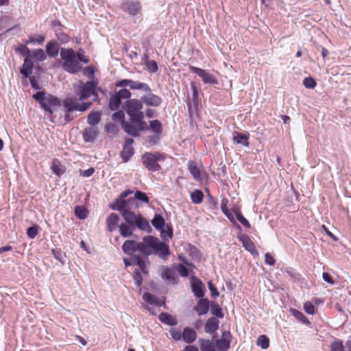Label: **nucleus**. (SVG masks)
Here are the masks:
<instances>
[{
	"label": "nucleus",
	"instance_id": "nucleus-30",
	"mask_svg": "<svg viewBox=\"0 0 351 351\" xmlns=\"http://www.w3.org/2000/svg\"><path fill=\"white\" fill-rule=\"evenodd\" d=\"M249 136L243 133L236 132L233 136L234 142L245 147L249 146Z\"/></svg>",
	"mask_w": 351,
	"mask_h": 351
},
{
	"label": "nucleus",
	"instance_id": "nucleus-3",
	"mask_svg": "<svg viewBox=\"0 0 351 351\" xmlns=\"http://www.w3.org/2000/svg\"><path fill=\"white\" fill-rule=\"evenodd\" d=\"M60 57L63 60L62 68L67 73L74 74L82 70V66L75 58V52L72 48H61Z\"/></svg>",
	"mask_w": 351,
	"mask_h": 351
},
{
	"label": "nucleus",
	"instance_id": "nucleus-48",
	"mask_svg": "<svg viewBox=\"0 0 351 351\" xmlns=\"http://www.w3.org/2000/svg\"><path fill=\"white\" fill-rule=\"evenodd\" d=\"M124 112L122 110H118L117 112H115L112 115V119L114 121H119L121 122V125L122 128L123 129L124 122H127L124 120Z\"/></svg>",
	"mask_w": 351,
	"mask_h": 351
},
{
	"label": "nucleus",
	"instance_id": "nucleus-22",
	"mask_svg": "<svg viewBox=\"0 0 351 351\" xmlns=\"http://www.w3.org/2000/svg\"><path fill=\"white\" fill-rule=\"evenodd\" d=\"M62 105L64 108L65 112H73L77 110L78 102L75 97H68L62 101Z\"/></svg>",
	"mask_w": 351,
	"mask_h": 351
},
{
	"label": "nucleus",
	"instance_id": "nucleus-18",
	"mask_svg": "<svg viewBox=\"0 0 351 351\" xmlns=\"http://www.w3.org/2000/svg\"><path fill=\"white\" fill-rule=\"evenodd\" d=\"M60 50V46L58 41L55 40H49L46 45V53L51 58L58 56Z\"/></svg>",
	"mask_w": 351,
	"mask_h": 351
},
{
	"label": "nucleus",
	"instance_id": "nucleus-2",
	"mask_svg": "<svg viewBox=\"0 0 351 351\" xmlns=\"http://www.w3.org/2000/svg\"><path fill=\"white\" fill-rule=\"evenodd\" d=\"M142 100L132 99L127 100L123 106L124 110L130 117V122H124L123 130L132 137H139L140 132L147 128V124L144 121V113Z\"/></svg>",
	"mask_w": 351,
	"mask_h": 351
},
{
	"label": "nucleus",
	"instance_id": "nucleus-35",
	"mask_svg": "<svg viewBox=\"0 0 351 351\" xmlns=\"http://www.w3.org/2000/svg\"><path fill=\"white\" fill-rule=\"evenodd\" d=\"M210 313L213 317H216L217 319H221L224 317L222 308L217 302H213L211 304Z\"/></svg>",
	"mask_w": 351,
	"mask_h": 351
},
{
	"label": "nucleus",
	"instance_id": "nucleus-33",
	"mask_svg": "<svg viewBox=\"0 0 351 351\" xmlns=\"http://www.w3.org/2000/svg\"><path fill=\"white\" fill-rule=\"evenodd\" d=\"M121 99L117 95L116 93L112 95L109 99L108 108L110 110H117L120 106Z\"/></svg>",
	"mask_w": 351,
	"mask_h": 351
},
{
	"label": "nucleus",
	"instance_id": "nucleus-31",
	"mask_svg": "<svg viewBox=\"0 0 351 351\" xmlns=\"http://www.w3.org/2000/svg\"><path fill=\"white\" fill-rule=\"evenodd\" d=\"M147 129H150L155 134L162 135V126L159 120L155 119L149 121Z\"/></svg>",
	"mask_w": 351,
	"mask_h": 351
},
{
	"label": "nucleus",
	"instance_id": "nucleus-1",
	"mask_svg": "<svg viewBox=\"0 0 351 351\" xmlns=\"http://www.w3.org/2000/svg\"><path fill=\"white\" fill-rule=\"evenodd\" d=\"M122 250L125 254L129 255L134 252L138 251L143 256L146 257L155 254L162 259H166L170 255L168 244L152 235L144 237L141 242L126 240L122 245Z\"/></svg>",
	"mask_w": 351,
	"mask_h": 351
},
{
	"label": "nucleus",
	"instance_id": "nucleus-37",
	"mask_svg": "<svg viewBox=\"0 0 351 351\" xmlns=\"http://www.w3.org/2000/svg\"><path fill=\"white\" fill-rule=\"evenodd\" d=\"M291 313L293 316L302 324L306 325L310 324L308 319L301 311L293 308L291 309Z\"/></svg>",
	"mask_w": 351,
	"mask_h": 351
},
{
	"label": "nucleus",
	"instance_id": "nucleus-46",
	"mask_svg": "<svg viewBox=\"0 0 351 351\" xmlns=\"http://www.w3.org/2000/svg\"><path fill=\"white\" fill-rule=\"evenodd\" d=\"M330 351H346L343 345V341L340 339H336L330 345Z\"/></svg>",
	"mask_w": 351,
	"mask_h": 351
},
{
	"label": "nucleus",
	"instance_id": "nucleus-9",
	"mask_svg": "<svg viewBox=\"0 0 351 351\" xmlns=\"http://www.w3.org/2000/svg\"><path fill=\"white\" fill-rule=\"evenodd\" d=\"M189 69L191 72L197 74L201 77L204 84L213 85L218 84L217 79L207 71L194 66H190Z\"/></svg>",
	"mask_w": 351,
	"mask_h": 351
},
{
	"label": "nucleus",
	"instance_id": "nucleus-26",
	"mask_svg": "<svg viewBox=\"0 0 351 351\" xmlns=\"http://www.w3.org/2000/svg\"><path fill=\"white\" fill-rule=\"evenodd\" d=\"M118 227L121 235L124 238L131 237L134 231V227L127 223H122Z\"/></svg>",
	"mask_w": 351,
	"mask_h": 351
},
{
	"label": "nucleus",
	"instance_id": "nucleus-7",
	"mask_svg": "<svg viewBox=\"0 0 351 351\" xmlns=\"http://www.w3.org/2000/svg\"><path fill=\"white\" fill-rule=\"evenodd\" d=\"M153 226L160 232V235L163 239H166L167 237L171 238L173 234V229L171 226H167V231H165V220L164 217L160 214H156L152 220Z\"/></svg>",
	"mask_w": 351,
	"mask_h": 351
},
{
	"label": "nucleus",
	"instance_id": "nucleus-63",
	"mask_svg": "<svg viewBox=\"0 0 351 351\" xmlns=\"http://www.w3.org/2000/svg\"><path fill=\"white\" fill-rule=\"evenodd\" d=\"M304 309L305 312L309 315H314L315 312V306L311 302H306L304 304Z\"/></svg>",
	"mask_w": 351,
	"mask_h": 351
},
{
	"label": "nucleus",
	"instance_id": "nucleus-32",
	"mask_svg": "<svg viewBox=\"0 0 351 351\" xmlns=\"http://www.w3.org/2000/svg\"><path fill=\"white\" fill-rule=\"evenodd\" d=\"M199 343L201 351H216L215 345L209 339H199Z\"/></svg>",
	"mask_w": 351,
	"mask_h": 351
},
{
	"label": "nucleus",
	"instance_id": "nucleus-55",
	"mask_svg": "<svg viewBox=\"0 0 351 351\" xmlns=\"http://www.w3.org/2000/svg\"><path fill=\"white\" fill-rule=\"evenodd\" d=\"M237 220L242 223L245 228H250L251 227L250 222L243 217L240 211L235 213Z\"/></svg>",
	"mask_w": 351,
	"mask_h": 351
},
{
	"label": "nucleus",
	"instance_id": "nucleus-13",
	"mask_svg": "<svg viewBox=\"0 0 351 351\" xmlns=\"http://www.w3.org/2000/svg\"><path fill=\"white\" fill-rule=\"evenodd\" d=\"M121 9L130 15H136L141 10V5L139 1H128L121 4Z\"/></svg>",
	"mask_w": 351,
	"mask_h": 351
},
{
	"label": "nucleus",
	"instance_id": "nucleus-56",
	"mask_svg": "<svg viewBox=\"0 0 351 351\" xmlns=\"http://www.w3.org/2000/svg\"><path fill=\"white\" fill-rule=\"evenodd\" d=\"M316 84L315 80L311 77H305L304 79L303 85L307 88L313 89L316 86Z\"/></svg>",
	"mask_w": 351,
	"mask_h": 351
},
{
	"label": "nucleus",
	"instance_id": "nucleus-25",
	"mask_svg": "<svg viewBox=\"0 0 351 351\" xmlns=\"http://www.w3.org/2000/svg\"><path fill=\"white\" fill-rule=\"evenodd\" d=\"M32 61L43 62L47 59V56L42 49H36L31 51L28 57Z\"/></svg>",
	"mask_w": 351,
	"mask_h": 351
},
{
	"label": "nucleus",
	"instance_id": "nucleus-15",
	"mask_svg": "<svg viewBox=\"0 0 351 351\" xmlns=\"http://www.w3.org/2000/svg\"><path fill=\"white\" fill-rule=\"evenodd\" d=\"M210 308V302L207 298H199L197 305L194 307V311L199 316L204 315L208 313Z\"/></svg>",
	"mask_w": 351,
	"mask_h": 351
},
{
	"label": "nucleus",
	"instance_id": "nucleus-60",
	"mask_svg": "<svg viewBox=\"0 0 351 351\" xmlns=\"http://www.w3.org/2000/svg\"><path fill=\"white\" fill-rule=\"evenodd\" d=\"M134 275L133 278L134 280V283L138 287H141V286L142 285V282H143V278H142L141 274L138 269H136L134 271Z\"/></svg>",
	"mask_w": 351,
	"mask_h": 351
},
{
	"label": "nucleus",
	"instance_id": "nucleus-53",
	"mask_svg": "<svg viewBox=\"0 0 351 351\" xmlns=\"http://www.w3.org/2000/svg\"><path fill=\"white\" fill-rule=\"evenodd\" d=\"M188 252L189 255L195 259H199L201 258V254L199 250L194 245H189Z\"/></svg>",
	"mask_w": 351,
	"mask_h": 351
},
{
	"label": "nucleus",
	"instance_id": "nucleus-19",
	"mask_svg": "<svg viewBox=\"0 0 351 351\" xmlns=\"http://www.w3.org/2000/svg\"><path fill=\"white\" fill-rule=\"evenodd\" d=\"M97 136V130L94 127L87 128L82 132V137L86 143H93Z\"/></svg>",
	"mask_w": 351,
	"mask_h": 351
},
{
	"label": "nucleus",
	"instance_id": "nucleus-49",
	"mask_svg": "<svg viewBox=\"0 0 351 351\" xmlns=\"http://www.w3.org/2000/svg\"><path fill=\"white\" fill-rule=\"evenodd\" d=\"M145 66L147 70L152 73H155L158 70V64L155 60H147Z\"/></svg>",
	"mask_w": 351,
	"mask_h": 351
},
{
	"label": "nucleus",
	"instance_id": "nucleus-10",
	"mask_svg": "<svg viewBox=\"0 0 351 351\" xmlns=\"http://www.w3.org/2000/svg\"><path fill=\"white\" fill-rule=\"evenodd\" d=\"M232 336L229 330H223L221 338L215 340V346L219 351H228L230 347Z\"/></svg>",
	"mask_w": 351,
	"mask_h": 351
},
{
	"label": "nucleus",
	"instance_id": "nucleus-50",
	"mask_svg": "<svg viewBox=\"0 0 351 351\" xmlns=\"http://www.w3.org/2000/svg\"><path fill=\"white\" fill-rule=\"evenodd\" d=\"M15 51L20 53L21 55L26 57H29L31 50L26 46L25 45H19L18 47H16Z\"/></svg>",
	"mask_w": 351,
	"mask_h": 351
},
{
	"label": "nucleus",
	"instance_id": "nucleus-28",
	"mask_svg": "<svg viewBox=\"0 0 351 351\" xmlns=\"http://www.w3.org/2000/svg\"><path fill=\"white\" fill-rule=\"evenodd\" d=\"M136 227L141 230L150 233L152 232V228L150 226L147 220H146L143 216H140L136 223L134 225V228Z\"/></svg>",
	"mask_w": 351,
	"mask_h": 351
},
{
	"label": "nucleus",
	"instance_id": "nucleus-20",
	"mask_svg": "<svg viewBox=\"0 0 351 351\" xmlns=\"http://www.w3.org/2000/svg\"><path fill=\"white\" fill-rule=\"evenodd\" d=\"M34 68V62L29 58H25L24 62L20 69V73L25 77L27 78L32 73Z\"/></svg>",
	"mask_w": 351,
	"mask_h": 351
},
{
	"label": "nucleus",
	"instance_id": "nucleus-16",
	"mask_svg": "<svg viewBox=\"0 0 351 351\" xmlns=\"http://www.w3.org/2000/svg\"><path fill=\"white\" fill-rule=\"evenodd\" d=\"M219 321L215 317H209L204 325V332L213 335L219 329Z\"/></svg>",
	"mask_w": 351,
	"mask_h": 351
},
{
	"label": "nucleus",
	"instance_id": "nucleus-42",
	"mask_svg": "<svg viewBox=\"0 0 351 351\" xmlns=\"http://www.w3.org/2000/svg\"><path fill=\"white\" fill-rule=\"evenodd\" d=\"M51 253L53 255L54 258L56 260H58V261H60L62 263V265L64 264V262H65L64 258L66 257V255H65V253H64L61 250V249H60V248L52 249Z\"/></svg>",
	"mask_w": 351,
	"mask_h": 351
},
{
	"label": "nucleus",
	"instance_id": "nucleus-45",
	"mask_svg": "<svg viewBox=\"0 0 351 351\" xmlns=\"http://www.w3.org/2000/svg\"><path fill=\"white\" fill-rule=\"evenodd\" d=\"M188 169L192 176H200V170L197 163L193 160H189L187 164Z\"/></svg>",
	"mask_w": 351,
	"mask_h": 351
},
{
	"label": "nucleus",
	"instance_id": "nucleus-40",
	"mask_svg": "<svg viewBox=\"0 0 351 351\" xmlns=\"http://www.w3.org/2000/svg\"><path fill=\"white\" fill-rule=\"evenodd\" d=\"M51 169L56 176H60L64 173V167L58 159H53L51 165Z\"/></svg>",
	"mask_w": 351,
	"mask_h": 351
},
{
	"label": "nucleus",
	"instance_id": "nucleus-27",
	"mask_svg": "<svg viewBox=\"0 0 351 351\" xmlns=\"http://www.w3.org/2000/svg\"><path fill=\"white\" fill-rule=\"evenodd\" d=\"M121 215L123 217V218L125 221V223H127L134 227V225L136 223L137 220L138 219V218L141 216V215L135 214L132 210L128 211V212L125 211L123 213H121Z\"/></svg>",
	"mask_w": 351,
	"mask_h": 351
},
{
	"label": "nucleus",
	"instance_id": "nucleus-8",
	"mask_svg": "<svg viewBox=\"0 0 351 351\" xmlns=\"http://www.w3.org/2000/svg\"><path fill=\"white\" fill-rule=\"evenodd\" d=\"M79 99L83 101L87 99L90 95H94L96 100L97 98V93L96 92V84L94 81H88L85 84L81 82V86L79 87L77 93Z\"/></svg>",
	"mask_w": 351,
	"mask_h": 351
},
{
	"label": "nucleus",
	"instance_id": "nucleus-4",
	"mask_svg": "<svg viewBox=\"0 0 351 351\" xmlns=\"http://www.w3.org/2000/svg\"><path fill=\"white\" fill-rule=\"evenodd\" d=\"M132 193V191H127L122 193L119 198H117L109 207L114 210H117L120 214L123 213L125 211H132L138 207L135 198L133 197H128L129 195Z\"/></svg>",
	"mask_w": 351,
	"mask_h": 351
},
{
	"label": "nucleus",
	"instance_id": "nucleus-14",
	"mask_svg": "<svg viewBox=\"0 0 351 351\" xmlns=\"http://www.w3.org/2000/svg\"><path fill=\"white\" fill-rule=\"evenodd\" d=\"M134 140L132 138H127L123 146V149L121 153V158L124 162L128 161L134 153L132 144Z\"/></svg>",
	"mask_w": 351,
	"mask_h": 351
},
{
	"label": "nucleus",
	"instance_id": "nucleus-21",
	"mask_svg": "<svg viewBox=\"0 0 351 351\" xmlns=\"http://www.w3.org/2000/svg\"><path fill=\"white\" fill-rule=\"evenodd\" d=\"M197 333L195 330L190 327H185L182 332V340L187 343H191L195 341Z\"/></svg>",
	"mask_w": 351,
	"mask_h": 351
},
{
	"label": "nucleus",
	"instance_id": "nucleus-64",
	"mask_svg": "<svg viewBox=\"0 0 351 351\" xmlns=\"http://www.w3.org/2000/svg\"><path fill=\"white\" fill-rule=\"evenodd\" d=\"M176 269L181 276H183V277L188 276L189 270L183 264H181V263L178 264Z\"/></svg>",
	"mask_w": 351,
	"mask_h": 351
},
{
	"label": "nucleus",
	"instance_id": "nucleus-41",
	"mask_svg": "<svg viewBox=\"0 0 351 351\" xmlns=\"http://www.w3.org/2000/svg\"><path fill=\"white\" fill-rule=\"evenodd\" d=\"M75 215L80 219H85L88 216V210L82 206H77L75 208Z\"/></svg>",
	"mask_w": 351,
	"mask_h": 351
},
{
	"label": "nucleus",
	"instance_id": "nucleus-58",
	"mask_svg": "<svg viewBox=\"0 0 351 351\" xmlns=\"http://www.w3.org/2000/svg\"><path fill=\"white\" fill-rule=\"evenodd\" d=\"M143 299L149 304H154V303H156L157 302V298L148 292L143 294Z\"/></svg>",
	"mask_w": 351,
	"mask_h": 351
},
{
	"label": "nucleus",
	"instance_id": "nucleus-47",
	"mask_svg": "<svg viewBox=\"0 0 351 351\" xmlns=\"http://www.w3.org/2000/svg\"><path fill=\"white\" fill-rule=\"evenodd\" d=\"M106 131L108 134L116 136L119 132V129L117 125L113 123H108L106 125Z\"/></svg>",
	"mask_w": 351,
	"mask_h": 351
},
{
	"label": "nucleus",
	"instance_id": "nucleus-51",
	"mask_svg": "<svg viewBox=\"0 0 351 351\" xmlns=\"http://www.w3.org/2000/svg\"><path fill=\"white\" fill-rule=\"evenodd\" d=\"M133 198H135L136 202V200H139L145 204L149 203L148 197L147 196V195L145 193H143L141 191H136L134 193V196L133 197Z\"/></svg>",
	"mask_w": 351,
	"mask_h": 351
},
{
	"label": "nucleus",
	"instance_id": "nucleus-44",
	"mask_svg": "<svg viewBox=\"0 0 351 351\" xmlns=\"http://www.w3.org/2000/svg\"><path fill=\"white\" fill-rule=\"evenodd\" d=\"M257 345L262 349H267L269 346V339L264 335H260L257 339Z\"/></svg>",
	"mask_w": 351,
	"mask_h": 351
},
{
	"label": "nucleus",
	"instance_id": "nucleus-12",
	"mask_svg": "<svg viewBox=\"0 0 351 351\" xmlns=\"http://www.w3.org/2000/svg\"><path fill=\"white\" fill-rule=\"evenodd\" d=\"M141 97L142 102L147 106L158 107L161 105L162 99L158 95H156L151 92Z\"/></svg>",
	"mask_w": 351,
	"mask_h": 351
},
{
	"label": "nucleus",
	"instance_id": "nucleus-59",
	"mask_svg": "<svg viewBox=\"0 0 351 351\" xmlns=\"http://www.w3.org/2000/svg\"><path fill=\"white\" fill-rule=\"evenodd\" d=\"M115 93L121 99H130L131 97V93L126 88H122Z\"/></svg>",
	"mask_w": 351,
	"mask_h": 351
},
{
	"label": "nucleus",
	"instance_id": "nucleus-34",
	"mask_svg": "<svg viewBox=\"0 0 351 351\" xmlns=\"http://www.w3.org/2000/svg\"><path fill=\"white\" fill-rule=\"evenodd\" d=\"M130 89L138 90L144 92H151V88L147 84L134 80H132Z\"/></svg>",
	"mask_w": 351,
	"mask_h": 351
},
{
	"label": "nucleus",
	"instance_id": "nucleus-61",
	"mask_svg": "<svg viewBox=\"0 0 351 351\" xmlns=\"http://www.w3.org/2000/svg\"><path fill=\"white\" fill-rule=\"evenodd\" d=\"M38 234V226H33L27 228V235L29 239H34Z\"/></svg>",
	"mask_w": 351,
	"mask_h": 351
},
{
	"label": "nucleus",
	"instance_id": "nucleus-17",
	"mask_svg": "<svg viewBox=\"0 0 351 351\" xmlns=\"http://www.w3.org/2000/svg\"><path fill=\"white\" fill-rule=\"evenodd\" d=\"M239 241L242 242L243 247L253 256L258 255V252L255 249V245L250 238L247 235H241L239 237Z\"/></svg>",
	"mask_w": 351,
	"mask_h": 351
},
{
	"label": "nucleus",
	"instance_id": "nucleus-39",
	"mask_svg": "<svg viewBox=\"0 0 351 351\" xmlns=\"http://www.w3.org/2000/svg\"><path fill=\"white\" fill-rule=\"evenodd\" d=\"M204 193L201 190L195 189L191 193V199L193 204H200L202 202Z\"/></svg>",
	"mask_w": 351,
	"mask_h": 351
},
{
	"label": "nucleus",
	"instance_id": "nucleus-11",
	"mask_svg": "<svg viewBox=\"0 0 351 351\" xmlns=\"http://www.w3.org/2000/svg\"><path fill=\"white\" fill-rule=\"evenodd\" d=\"M191 290L194 295L198 298H204L205 295L206 287L202 280L195 276H192L191 278Z\"/></svg>",
	"mask_w": 351,
	"mask_h": 351
},
{
	"label": "nucleus",
	"instance_id": "nucleus-6",
	"mask_svg": "<svg viewBox=\"0 0 351 351\" xmlns=\"http://www.w3.org/2000/svg\"><path fill=\"white\" fill-rule=\"evenodd\" d=\"M165 156L163 154L156 152L146 153L143 154L142 159L143 165L149 170L156 171L160 169V166L158 164V161L163 160Z\"/></svg>",
	"mask_w": 351,
	"mask_h": 351
},
{
	"label": "nucleus",
	"instance_id": "nucleus-57",
	"mask_svg": "<svg viewBox=\"0 0 351 351\" xmlns=\"http://www.w3.org/2000/svg\"><path fill=\"white\" fill-rule=\"evenodd\" d=\"M75 58L80 62H83L84 64H88L89 62V59L86 58L84 55V51L80 49L75 53Z\"/></svg>",
	"mask_w": 351,
	"mask_h": 351
},
{
	"label": "nucleus",
	"instance_id": "nucleus-36",
	"mask_svg": "<svg viewBox=\"0 0 351 351\" xmlns=\"http://www.w3.org/2000/svg\"><path fill=\"white\" fill-rule=\"evenodd\" d=\"M101 114L99 112H91L87 117V123L93 126L99 123Z\"/></svg>",
	"mask_w": 351,
	"mask_h": 351
},
{
	"label": "nucleus",
	"instance_id": "nucleus-24",
	"mask_svg": "<svg viewBox=\"0 0 351 351\" xmlns=\"http://www.w3.org/2000/svg\"><path fill=\"white\" fill-rule=\"evenodd\" d=\"M158 319L163 324L173 326L178 324V320L176 317L167 313H161L158 315Z\"/></svg>",
	"mask_w": 351,
	"mask_h": 351
},
{
	"label": "nucleus",
	"instance_id": "nucleus-29",
	"mask_svg": "<svg viewBox=\"0 0 351 351\" xmlns=\"http://www.w3.org/2000/svg\"><path fill=\"white\" fill-rule=\"evenodd\" d=\"M161 277L169 281L170 283H175L176 281V274L174 271L169 267H164L161 274Z\"/></svg>",
	"mask_w": 351,
	"mask_h": 351
},
{
	"label": "nucleus",
	"instance_id": "nucleus-62",
	"mask_svg": "<svg viewBox=\"0 0 351 351\" xmlns=\"http://www.w3.org/2000/svg\"><path fill=\"white\" fill-rule=\"evenodd\" d=\"M51 27L53 29L54 33L56 32V30H64V26L60 23V21L53 20L51 23Z\"/></svg>",
	"mask_w": 351,
	"mask_h": 351
},
{
	"label": "nucleus",
	"instance_id": "nucleus-54",
	"mask_svg": "<svg viewBox=\"0 0 351 351\" xmlns=\"http://www.w3.org/2000/svg\"><path fill=\"white\" fill-rule=\"evenodd\" d=\"M133 258L135 261L136 264L139 267L140 269L143 272L146 273V265L145 261L138 255H134Z\"/></svg>",
	"mask_w": 351,
	"mask_h": 351
},
{
	"label": "nucleus",
	"instance_id": "nucleus-52",
	"mask_svg": "<svg viewBox=\"0 0 351 351\" xmlns=\"http://www.w3.org/2000/svg\"><path fill=\"white\" fill-rule=\"evenodd\" d=\"M169 334H170L171 338L174 341H180L181 339H182V332H181L178 329L175 328H171L169 329Z\"/></svg>",
	"mask_w": 351,
	"mask_h": 351
},
{
	"label": "nucleus",
	"instance_id": "nucleus-38",
	"mask_svg": "<svg viewBox=\"0 0 351 351\" xmlns=\"http://www.w3.org/2000/svg\"><path fill=\"white\" fill-rule=\"evenodd\" d=\"M45 40V36L43 34H34L29 36V40L25 42L26 45H29L30 43L35 44L38 43L39 45L43 44Z\"/></svg>",
	"mask_w": 351,
	"mask_h": 351
},
{
	"label": "nucleus",
	"instance_id": "nucleus-5",
	"mask_svg": "<svg viewBox=\"0 0 351 351\" xmlns=\"http://www.w3.org/2000/svg\"><path fill=\"white\" fill-rule=\"evenodd\" d=\"M32 97L38 101L40 106L49 115L53 114V110L50 106H60L61 104L60 100L58 97L50 94H46L44 91H38L36 94L33 95Z\"/></svg>",
	"mask_w": 351,
	"mask_h": 351
},
{
	"label": "nucleus",
	"instance_id": "nucleus-43",
	"mask_svg": "<svg viewBox=\"0 0 351 351\" xmlns=\"http://www.w3.org/2000/svg\"><path fill=\"white\" fill-rule=\"evenodd\" d=\"M55 36L61 44H66L70 40V37L66 34H65L63 30H56V32H55Z\"/></svg>",
	"mask_w": 351,
	"mask_h": 351
},
{
	"label": "nucleus",
	"instance_id": "nucleus-23",
	"mask_svg": "<svg viewBox=\"0 0 351 351\" xmlns=\"http://www.w3.org/2000/svg\"><path fill=\"white\" fill-rule=\"evenodd\" d=\"M119 219L117 213H112L109 215L106 219L107 229L109 232H112L117 229Z\"/></svg>",
	"mask_w": 351,
	"mask_h": 351
}]
</instances>
